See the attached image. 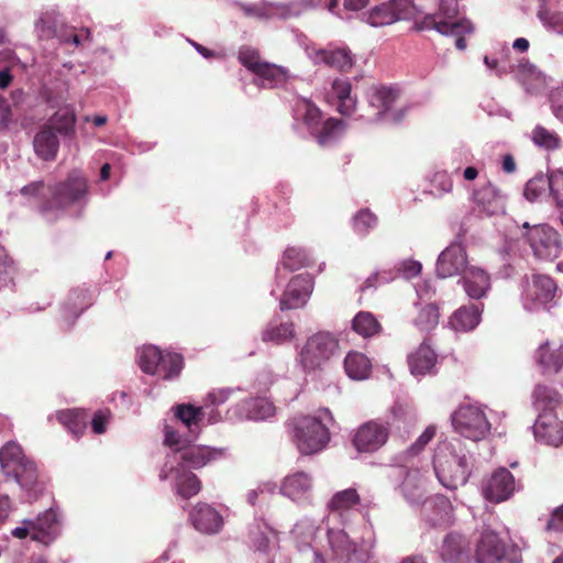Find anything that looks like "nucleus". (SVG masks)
<instances>
[{"instance_id":"obj_14","label":"nucleus","mask_w":563,"mask_h":563,"mask_svg":"<svg viewBox=\"0 0 563 563\" xmlns=\"http://www.w3.org/2000/svg\"><path fill=\"white\" fill-rule=\"evenodd\" d=\"M465 247L460 243H452L441 252L437 262V274L441 278L453 277L464 273L468 267Z\"/></svg>"},{"instance_id":"obj_11","label":"nucleus","mask_w":563,"mask_h":563,"mask_svg":"<svg viewBox=\"0 0 563 563\" xmlns=\"http://www.w3.org/2000/svg\"><path fill=\"white\" fill-rule=\"evenodd\" d=\"M313 277L310 274H299L294 276L280 298V309H297L306 305L313 291Z\"/></svg>"},{"instance_id":"obj_13","label":"nucleus","mask_w":563,"mask_h":563,"mask_svg":"<svg viewBox=\"0 0 563 563\" xmlns=\"http://www.w3.org/2000/svg\"><path fill=\"white\" fill-rule=\"evenodd\" d=\"M556 292L554 280L547 275H533L525 289L526 306L530 310L547 306Z\"/></svg>"},{"instance_id":"obj_56","label":"nucleus","mask_w":563,"mask_h":563,"mask_svg":"<svg viewBox=\"0 0 563 563\" xmlns=\"http://www.w3.org/2000/svg\"><path fill=\"white\" fill-rule=\"evenodd\" d=\"M544 529L548 532H563V504L551 511Z\"/></svg>"},{"instance_id":"obj_22","label":"nucleus","mask_w":563,"mask_h":563,"mask_svg":"<svg viewBox=\"0 0 563 563\" xmlns=\"http://www.w3.org/2000/svg\"><path fill=\"white\" fill-rule=\"evenodd\" d=\"M35 154L43 161H54L59 150V141L51 125L41 126L33 140Z\"/></svg>"},{"instance_id":"obj_59","label":"nucleus","mask_w":563,"mask_h":563,"mask_svg":"<svg viewBox=\"0 0 563 563\" xmlns=\"http://www.w3.org/2000/svg\"><path fill=\"white\" fill-rule=\"evenodd\" d=\"M459 0H440L439 3V15L443 20L450 21L456 18L459 14Z\"/></svg>"},{"instance_id":"obj_34","label":"nucleus","mask_w":563,"mask_h":563,"mask_svg":"<svg viewBox=\"0 0 563 563\" xmlns=\"http://www.w3.org/2000/svg\"><path fill=\"white\" fill-rule=\"evenodd\" d=\"M345 130V122L336 118H329L314 130L311 135L321 146H325L336 140Z\"/></svg>"},{"instance_id":"obj_52","label":"nucleus","mask_w":563,"mask_h":563,"mask_svg":"<svg viewBox=\"0 0 563 563\" xmlns=\"http://www.w3.org/2000/svg\"><path fill=\"white\" fill-rule=\"evenodd\" d=\"M238 58L239 62L253 74H255L264 63L258 49L250 46H242L239 49Z\"/></svg>"},{"instance_id":"obj_42","label":"nucleus","mask_w":563,"mask_h":563,"mask_svg":"<svg viewBox=\"0 0 563 563\" xmlns=\"http://www.w3.org/2000/svg\"><path fill=\"white\" fill-rule=\"evenodd\" d=\"M175 417L179 419L190 431L194 427L198 428L205 416L201 407H195L190 404H180L175 408Z\"/></svg>"},{"instance_id":"obj_57","label":"nucleus","mask_w":563,"mask_h":563,"mask_svg":"<svg viewBox=\"0 0 563 563\" xmlns=\"http://www.w3.org/2000/svg\"><path fill=\"white\" fill-rule=\"evenodd\" d=\"M435 428L433 426H429L426 430L420 434V437L416 440V442L409 448V453L411 455L419 454L434 438Z\"/></svg>"},{"instance_id":"obj_31","label":"nucleus","mask_w":563,"mask_h":563,"mask_svg":"<svg viewBox=\"0 0 563 563\" xmlns=\"http://www.w3.org/2000/svg\"><path fill=\"white\" fill-rule=\"evenodd\" d=\"M243 410L249 419L265 420L275 415L276 407L265 397H255L244 400Z\"/></svg>"},{"instance_id":"obj_45","label":"nucleus","mask_w":563,"mask_h":563,"mask_svg":"<svg viewBox=\"0 0 563 563\" xmlns=\"http://www.w3.org/2000/svg\"><path fill=\"white\" fill-rule=\"evenodd\" d=\"M536 405L544 412H552V410L560 404V395L552 388L543 385L536 387L533 391Z\"/></svg>"},{"instance_id":"obj_8","label":"nucleus","mask_w":563,"mask_h":563,"mask_svg":"<svg viewBox=\"0 0 563 563\" xmlns=\"http://www.w3.org/2000/svg\"><path fill=\"white\" fill-rule=\"evenodd\" d=\"M455 430L473 441L483 439L489 431L485 413L474 406H462L452 416Z\"/></svg>"},{"instance_id":"obj_27","label":"nucleus","mask_w":563,"mask_h":563,"mask_svg":"<svg viewBox=\"0 0 563 563\" xmlns=\"http://www.w3.org/2000/svg\"><path fill=\"white\" fill-rule=\"evenodd\" d=\"M344 369L352 379H366L372 372V362L365 354L351 351L344 358Z\"/></svg>"},{"instance_id":"obj_1","label":"nucleus","mask_w":563,"mask_h":563,"mask_svg":"<svg viewBox=\"0 0 563 563\" xmlns=\"http://www.w3.org/2000/svg\"><path fill=\"white\" fill-rule=\"evenodd\" d=\"M87 191V179L79 170H73L66 179L47 186L43 180H35L20 189L23 197L38 199L41 213L64 211L80 201Z\"/></svg>"},{"instance_id":"obj_17","label":"nucleus","mask_w":563,"mask_h":563,"mask_svg":"<svg viewBox=\"0 0 563 563\" xmlns=\"http://www.w3.org/2000/svg\"><path fill=\"white\" fill-rule=\"evenodd\" d=\"M439 13L427 14L420 21L415 22L413 30L419 32L435 30L442 35L457 34L461 32H473V25L467 20L450 22L443 19H439Z\"/></svg>"},{"instance_id":"obj_38","label":"nucleus","mask_w":563,"mask_h":563,"mask_svg":"<svg viewBox=\"0 0 563 563\" xmlns=\"http://www.w3.org/2000/svg\"><path fill=\"white\" fill-rule=\"evenodd\" d=\"M295 335V325L292 322L269 323L262 333L264 342L282 344L289 341Z\"/></svg>"},{"instance_id":"obj_39","label":"nucleus","mask_w":563,"mask_h":563,"mask_svg":"<svg viewBox=\"0 0 563 563\" xmlns=\"http://www.w3.org/2000/svg\"><path fill=\"white\" fill-rule=\"evenodd\" d=\"M62 135H71L75 133L76 114L75 111L68 107L62 108L54 113L49 119V124Z\"/></svg>"},{"instance_id":"obj_51","label":"nucleus","mask_w":563,"mask_h":563,"mask_svg":"<svg viewBox=\"0 0 563 563\" xmlns=\"http://www.w3.org/2000/svg\"><path fill=\"white\" fill-rule=\"evenodd\" d=\"M255 75L267 81L269 87L285 81L288 76L285 68L267 62L263 63Z\"/></svg>"},{"instance_id":"obj_16","label":"nucleus","mask_w":563,"mask_h":563,"mask_svg":"<svg viewBox=\"0 0 563 563\" xmlns=\"http://www.w3.org/2000/svg\"><path fill=\"white\" fill-rule=\"evenodd\" d=\"M533 432L539 441L547 444L559 446L563 442V422L553 412L539 415Z\"/></svg>"},{"instance_id":"obj_64","label":"nucleus","mask_w":563,"mask_h":563,"mask_svg":"<svg viewBox=\"0 0 563 563\" xmlns=\"http://www.w3.org/2000/svg\"><path fill=\"white\" fill-rule=\"evenodd\" d=\"M501 166H503V170L507 174L515 173L517 169L515 158L511 154L504 155Z\"/></svg>"},{"instance_id":"obj_28","label":"nucleus","mask_w":563,"mask_h":563,"mask_svg":"<svg viewBox=\"0 0 563 563\" xmlns=\"http://www.w3.org/2000/svg\"><path fill=\"white\" fill-rule=\"evenodd\" d=\"M537 361L547 371L559 372L563 366V344L545 342L537 351Z\"/></svg>"},{"instance_id":"obj_60","label":"nucleus","mask_w":563,"mask_h":563,"mask_svg":"<svg viewBox=\"0 0 563 563\" xmlns=\"http://www.w3.org/2000/svg\"><path fill=\"white\" fill-rule=\"evenodd\" d=\"M433 186L442 194L451 192L453 189V180L446 172H438L433 177Z\"/></svg>"},{"instance_id":"obj_49","label":"nucleus","mask_w":563,"mask_h":563,"mask_svg":"<svg viewBox=\"0 0 563 563\" xmlns=\"http://www.w3.org/2000/svg\"><path fill=\"white\" fill-rule=\"evenodd\" d=\"M92 303V296L88 289L75 288L67 298V307L75 316H79Z\"/></svg>"},{"instance_id":"obj_32","label":"nucleus","mask_w":563,"mask_h":563,"mask_svg":"<svg viewBox=\"0 0 563 563\" xmlns=\"http://www.w3.org/2000/svg\"><path fill=\"white\" fill-rule=\"evenodd\" d=\"M57 420L71 433L79 437L84 433L89 418L85 409H67L57 412Z\"/></svg>"},{"instance_id":"obj_21","label":"nucleus","mask_w":563,"mask_h":563,"mask_svg":"<svg viewBox=\"0 0 563 563\" xmlns=\"http://www.w3.org/2000/svg\"><path fill=\"white\" fill-rule=\"evenodd\" d=\"M482 310V303L464 305L452 313L449 324L454 331H472L481 321Z\"/></svg>"},{"instance_id":"obj_23","label":"nucleus","mask_w":563,"mask_h":563,"mask_svg":"<svg viewBox=\"0 0 563 563\" xmlns=\"http://www.w3.org/2000/svg\"><path fill=\"white\" fill-rule=\"evenodd\" d=\"M314 60L342 73L350 71L354 64L353 56L347 48L317 49Z\"/></svg>"},{"instance_id":"obj_12","label":"nucleus","mask_w":563,"mask_h":563,"mask_svg":"<svg viewBox=\"0 0 563 563\" xmlns=\"http://www.w3.org/2000/svg\"><path fill=\"white\" fill-rule=\"evenodd\" d=\"M516 489L514 475L506 468H497L483 484V495L492 503H501L510 498Z\"/></svg>"},{"instance_id":"obj_20","label":"nucleus","mask_w":563,"mask_h":563,"mask_svg":"<svg viewBox=\"0 0 563 563\" xmlns=\"http://www.w3.org/2000/svg\"><path fill=\"white\" fill-rule=\"evenodd\" d=\"M465 292L472 299H482L490 289V277L482 268L471 266L468 267L462 278Z\"/></svg>"},{"instance_id":"obj_37","label":"nucleus","mask_w":563,"mask_h":563,"mask_svg":"<svg viewBox=\"0 0 563 563\" xmlns=\"http://www.w3.org/2000/svg\"><path fill=\"white\" fill-rule=\"evenodd\" d=\"M439 320V307L434 303H428L419 309L413 324L421 333H430L437 328Z\"/></svg>"},{"instance_id":"obj_33","label":"nucleus","mask_w":563,"mask_h":563,"mask_svg":"<svg viewBox=\"0 0 563 563\" xmlns=\"http://www.w3.org/2000/svg\"><path fill=\"white\" fill-rule=\"evenodd\" d=\"M180 459L191 468H200L216 459L218 452L207 446H189L180 450Z\"/></svg>"},{"instance_id":"obj_53","label":"nucleus","mask_w":563,"mask_h":563,"mask_svg":"<svg viewBox=\"0 0 563 563\" xmlns=\"http://www.w3.org/2000/svg\"><path fill=\"white\" fill-rule=\"evenodd\" d=\"M377 223V218L368 209L357 212L354 217V230L360 234H365L369 229L374 228Z\"/></svg>"},{"instance_id":"obj_48","label":"nucleus","mask_w":563,"mask_h":563,"mask_svg":"<svg viewBox=\"0 0 563 563\" xmlns=\"http://www.w3.org/2000/svg\"><path fill=\"white\" fill-rule=\"evenodd\" d=\"M330 545L334 554L341 560L350 559L351 554L355 553L356 545L350 541L344 531L332 533L329 538Z\"/></svg>"},{"instance_id":"obj_58","label":"nucleus","mask_w":563,"mask_h":563,"mask_svg":"<svg viewBox=\"0 0 563 563\" xmlns=\"http://www.w3.org/2000/svg\"><path fill=\"white\" fill-rule=\"evenodd\" d=\"M110 416L111 412L109 409H101L96 411L91 420L92 431L97 434L104 433Z\"/></svg>"},{"instance_id":"obj_47","label":"nucleus","mask_w":563,"mask_h":563,"mask_svg":"<svg viewBox=\"0 0 563 563\" xmlns=\"http://www.w3.org/2000/svg\"><path fill=\"white\" fill-rule=\"evenodd\" d=\"M282 265L285 269L294 272L310 265V258L305 250L288 247L283 255Z\"/></svg>"},{"instance_id":"obj_50","label":"nucleus","mask_w":563,"mask_h":563,"mask_svg":"<svg viewBox=\"0 0 563 563\" xmlns=\"http://www.w3.org/2000/svg\"><path fill=\"white\" fill-rule=\"evenodd\" d=\"M547 189H551L550 174H539L526 184L523 194L529 201L533 202L544 194Z\"/></svg>"},{"instance_id":"obj_62","label":"nucleus","mask_w":563,"mask_h":563,"mask_svg":"<svg viewBox=\"0 0 563 563\" xmlns=\"http://www.w3.org/2000/svg\"><path fill=\"white\" fill-rule=\"evenodd\" d=\"M421 264L416 261H408L402 264V271L406 275V277L411 278L420 274L421 272Z\"/></svg>"},{"instance_id":"obj_55","label":"nucleus","mask_w":563,"mask_h":563,"mask_svg":"<svg viewBox=\"0 0 563 563\" xmlns=\"http://www.w3.org/2000/svg\"><path fill=\"white\" fill-rule=\"evenodd\" d=\"M13 272L14 264L12 258L8 255L4 247L0 246V289L12 279Z\"/></svg>"},{"instance_id":"obj_43","label":"nucleus","mask_w":563,"mask_h":563,"mask_svg":"<svg viewBox=\"0 0 563 563\" xmlns=\"http://www.w3.org/2000/svg\"><path fill=\"white\" fill-rule=\"evenodd\" d=\"M531 140L538 147L554 151L561 146L560 136L542 125H537L531 132Z\"/></svg>"},{"instance_id":"obj_10","label":"nucleus","mask_w":563,"mask_h":563,"mask_svg":"<svg viewBox=\"0 0 563 563\" xmlns=\"http://www.w3.org/2000/svg\"><path fill=\"white\" fill-rule=\"evenodd\" d=\"M388 437V424L372 420L358 427L352 442L358 452H374L386 443Z\"/></svg>"},{"instance_id":"obj_7","label":"nucleus","mask_w":563,"mask_h":563,"mask_svg":"<svg viewBox=\"0 0 563 563\" xmlns=\"http://www.w3.org/2000/svg\"><path fill=\"white\" fill-rule=\"evenodd\" d=\"M526 240L530 244L534 255L541 260L553 261L560 255L562 244L559 233L550 225H534L532 228L526 222Z\"/></svg>"},{"instance_id":"obj_36","label":"nucleus","mask_w":563,"mask_h":563,"mask_svg":"<svg viewBox=\"0 0 563 563\" xmlns=\"http://www.w3.org/2000/svg\"><path fill=\"white\" fill-rule=\"evenodd\" d=\"M352 329L363 338H371L382 331V325L373 313L360 311L352 320Z\"/></svg>"},{"instance_id":"obj_54","label":"nucleus","mask_w":563,"mask_h":563,"mask_svg":"<svg viewBox=\"0 0 563 563\" xmlns=\"http://www.w3.org/2000/svg\"><path fill=\"white\" fill-rule=\"evenodd\" d=\"M550 192L556 203V207L563 209V170H552L550 173Z\"/></svg>"},{"instance_id":"obj_46","label":"nucleus","mask_w":563,"mask_h":563,"mask_svg":"<svg viewBox=\"0 0 563 563\" xmlns=\"http://www.w3.org/2000/svg\"><path fill=\"white\" fill-rule=\"evenodd\" d=\"M201 489V483L198 476L194 473H184L177 477L176 492L184 499H189Z\"/></svg>"},{"instance_id":"obj_2","label":"nucleus","mask_w":563,"mask_h":563,"mask_svg":"<svg viewBox=\"0 0 563 563\" xmlns=\"http://www.w3.org/2000/svg\"><path fill=\"white\" fill-rule=\"evenodd\" d=\"M433 466L440 483L456 489L463 486L470 476V455L460 441L440 445L434 454Z\"/></svg>"},{"instance_id":"obj_25","label":"nucleus","mask_w":563,"mask_h":563,"mask_svg":"<svg viewBox=\"0 0 563 563\" xmlns=\"http://www.w3.org/2000/svg\"><path fill=\"white\" fill-rule=\"evenodd\" d=\"M311 477L305 472H296L285 477L280 492L292 500L302 499L311 489Z\"/></svg>"},{"instance_id":"obj_26","label":"nucleus","mask_w":563,"mask_h":563,"mask_svg":"<svg viewBox=\"0 0 563 563\" xmlns=\"http://www.w3.org/2000/svg\"><path fill=\"white\" fill-rule=\"evenodd\" d=\"M25 525L32 526V539L48 543L51 536L55 533L57 528V517L54 510L49 509L37 517L35 521L25 520Z\"/></svg>"},{"instance_id":"obj_29","label":"nucleus","mask_w":563,"mask_h":563,"mask_svg":"<svg viewBox=\"0 0 563 563\" xmlns=\"http://www.w3.org/2000/svg\"><path fill=\"white\" fill-rule=\"evenodd\" d=\"M398 97L397 90L386 86H373L368 89L367 99L377 109V115L388 112Z\"/></svg>"},{"instance_id":"obj_30","label":"nucleus","mask_w":563,"mask_h":563,"mask_svg":"<svg viewBox=\"0 0 563 563\" xmlns=\"http://www.w3.org/2000/svg\"><path fill=\"white\" fill-rule=\"evenodd\" d=\"M361 503V497L355 488H346L335 493L328 503L331 512L342 516Z\"/></svg>"},{"instance_id":"obj_18","label":"nucleus","mask_w":563,"mask_h":563,"mask_svg":"<svg viewBox=\"0 0 563 563\" xmlns=\"http://www.w3.org/2000/svg\"><path fill=\"white\" fill-rule=\"evenodd\" d=\"M473 201L478 211L486 216L498 214L504 211V197L499 189L490 183L481 186L473 192Z\"/></svg>"},{"instance_id":"obj_15","label":"nucleus","mask_w":563,"mask_h":563,"mask_svg":"<svg viewBox=\"0 0 563 563\" xmlns=\"http://www.w3.org/2000/svg\"><path fill=\"white\" fill-rule=\"evenodd\" d=\"M189 521L197 531L203 534H217L224 525L221 514L206 503H198L192 507L189 511Z\"/></svg>"},{"instance_id":"obj_40","label":"nucleus","mask_w":563,"mask_h":563,"mask_svg":"<svg viewBox=\"0 0 563 563\" xmlns=\"http://www.w3.org/2000/svg\"><path fill=\"white\" fill-rule=\"evenodd\" d=\"M163 354L164 353L156 346H144L139 360L141 369L146 374L157 375L159 373Z\"/></svg>"},{"instance_id":"obj_5","label":"nucleus","mask_w":563,"mask_h":563,"mask_svg":"<svg viewBox=\"0 0 563 563\" xmlns=\"http://www.w3.org/2000/svg\"><path fill=\"white\" fill-rule=\"evenodd\" d=\"M476 563H520L522 555L515 543H506L497 532L484 528L475 544Z\"/></svg>"},{"instance_id":"obj_61","label":"nucleus","mask_w":563,"mask_h":563,"mask_svg":"<svg viewBox=\"0 0 563 563\" xmlns=\"http://www.w3.org/2000/svg\"><path fill=\"white\" fill-rule=\"evenodd\" d=\"M550 101L553 114L563 122V86L551 92Z\"/></svg>"},{"instance_id":"obj_24","label":"nucleus","mask_w":563,"mask_h":563,"mask_svg":"<svg viewBox=\"0 0 563 563\" xmlns=\"http://www.w3.org/2000/svg\"><path fill=\"white\" fill-rule=\"evenodd\" d=\"M437 363V354L424 340L416 352L408 356L410 372L415 376L431 373Z\"/></svg>"},{"instance_id":"obj_35","label":"nucleus","mask_w":563,"mask_h":563,"mask_svg":"<svg viewBox=\"0 0 563 563\" xmlns=\"http://www.w3.org/2000/svg\"><path fill=\"white\" fill-rule=\"evenodd\" d=\"M332 91L338 98V111L343 115H351L355 110V100L351 97L352 86L349 80L335 79Z\"/></svg>"},{"instance_id":"obj_41","label":"nucleus","mask_w":563,"mask_h":563,"mask_svg":"<svg viewBox=\"0 0 563 563\" xmlns=\"http://www.w3.org/2000/svg\"><path fill=\"white\" fill-rule=\"evenodd\" d=\"M296 109L301 113L305 124L308 126L310 133H314L322 120V111L310 100L301 99L298 101Z\"/></svg>"},{"instance_id":"obj_9","label":"nucleus","mask_w":563,"mask_h":563,"mask_svg":"<svg viewBox=\"0 0 563 563\" xmlns=\"http://www.w3.org/2000/svg\"><path fill=\"white\" fill-rule=\"evenodd\" d=\"M417 9L411 0H390L374 7L367 13L372 26H386L399 20L415 19Z\"/></svg>"},{"instance_id":"obj_6","label":"nucleus","mask_w":563,"mask_h":563,"mask_svg":"<svg viewBox=\"0 0 563 563\" xmlns=\"http://www.w3.org/2000/svg\"><path fill=\"white\" fill-rule=\"evenodd\" d=\"M338 350L335 336L329 332H318L307 339L299 351L298 362L307 373L322 369Z\"/></svg>"},{"instance_id":"obj_63","label":"nucleus","mask_w":563,"mask_h":563,"mask_svg":"<svg viewBox=\"0 0 563 563\" xmlns=\"http://www.w3.org/2000/svg\"><path fill=\"white\" fill-rule=\"evenodd\" d=\"M164 434H165L164 443L167 446L173 448L180 443V438H179L178 433L170 427H168V426L165 427Z\"/></svg>"},{"instance_id":"obj_4","label":"nucleus","mask_w":563,"mask_h":563,"mask_svg":"<svg viewBox=\"0 0 563 563\" xmlns=\"http://www.w3.org/2000/svg\"><path fill=\"white\" fill-rule=\"evenodd\" d=\"M0 466L7 477H12L21 488L30 492L38 485V471L36 464L26 457L22 448L8 442L0 450Z\"/></svg>"},{"instance_id":"obj_44","label":"nucleus","mask_w":563,"mask_h":563,"mask_svg":"<svg viewBox=\"0 0 563 563\" xmlns=\"http://www.w3.org/2000/svg\"><path fill=\"white\" fill-rule=\"evenodd\" d=\"M183 367V355L178 353H165L163 354L159 373L157 375L164 379H172L179 376Z\"/></svg>"},{"instance_id":"obj_19","label":"nucleus","mask_w":563,"mask_h":563,"mask_svg":"<svg viewBox=\"0 0 563 563\" xmlns=\"http://www.w3.org/2000/svg\"><path fill=\"white\" fill-rule=\"evenodd\" d=\"M468 541L459 533H449L439 548L440 558L444 563H463L468 559Z\"/></svg>"},{"instance_id":"obj_3","label":"nucleus","mask_w":563,"mask_h":563,"mask_svg":"<svg viewBox=\"0 0 563 563\" xmlns=\"http://www.w3.org/2000/svg\"><path fill=\"white\" fill-rule=\"evenodd\" d=\"M291 427L292 441L303 455H313L324 450L331 434L329 428L317 417L307 415L295 417Z\"/></svg>"}]
</instances>
